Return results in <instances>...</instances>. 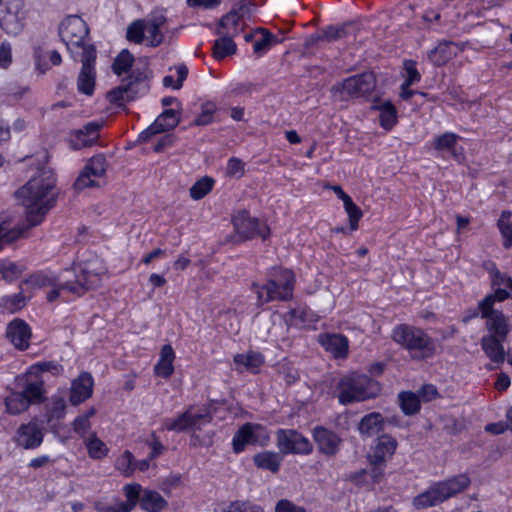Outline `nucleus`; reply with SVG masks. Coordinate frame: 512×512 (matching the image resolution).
I'll return each mask as SVG.
<instances>
[{"mask_svg":"<svg viewBox=\"0 0 512 512\" xmlns=\"http://www.w3.org/2000/svg\"><path fill=\"white\" fill-rule=\"evenodd\" d=\"M56 177L52 170L43 169L15 192V197L26 208L28 224H39L55 205Z\"/></svg>","mask_w":512,"mask_h":512,"instance_id":"f257e3e1","label":"nucleus"},{"mask_svg":"<svg viewBox=\"0 0 512 512\" xmlns=\"http://www.w3.org/2000/svg\"><path fill=\"white\" fill-rule=\"evenodd\" d=\"M134 56L129 50L123 49L112 63V71L117 75L130 74L121 80V84L107 94L110 103L119 107L145 95L149 91V83L145 70L138 67L132 69Z\"/></svg>","mask_w":512,"mask_h":512,"instance_id":"f03ea898","label":"nucleus"},{"mask_svg":"<svg viewBox=\"0 0 512 512\" xmlns=\"http://www.w3.org/2000/svg\"><path fill=\"white\" fill-rule=\"evenodd\" d=\"M73 268L76 273L74 282H65L64 288L69 292L84 295L88 290L95 289L101 277L106 274L107 267L102 258L96 253L86 250L73 262Z\"/></svg>","mask_w":512,"mask_h":512,"instance_id":"7ed1b4c3","label":"nucleus"},{"mask_svg":"<svg viewBox=\"0 0 512 512\" xmlns=\"http://www.w3.org/2000/svg\"><path fill=\"white\" fill-rule=\"evenodd\" d=\"M471 484L467 473H460L438 481L413 499V506L417 510L436 506L444 501L466 491Z\"/></svg>","mask_w":512,"mask_h":512,"instance_id":"20e7f679","label":"nucleus"},{"mask_svg":"<svg viewBox=\"0 0 512 512\" xmlns=\"http://www.w3.org/2000/svg\"><path fill=\"white\" fill-rule=\"evenodd\" d=\"M338 401L342 405L364 402L378 397L382 391L380 382L360 373H349L337 383Z\"/></svg>","mask_w":512,"mask_h":512,"instance_id":"39448f33","label":"nucleus"},{"mask_svg":"<svg viewBox=\"0 0 512 512\" xmlns=\"http://www.w3.org/2000/svg\"><path fill=\"white\" fill-rule=\"evenodd\" d=\"M391 336L393 341L406 349L413 359H428L436 353L435 341L420 328L400 324L393 329Z\"/></svg>","mask_w":512,"mask_h":512,"instance_id":"423d86ee","label":"nucleus"},{"mask_svg":"<svg viewBox=\"0 0 512 512\" xmlns=\"http://www.w3.org/2000/svg\"><path fill=\"white\" fill-rule=\"evenodd\" d=\"M194 405H189L184 411L178 413L174 418H165L162 421V430L175 433L201 431L203 426L210 424L213 420L211 405H206L201 412L193 413Z\"/></svg>","mask_w":512,"mask_h":512,"instance_id":"0eeeda50","label":"nucleus"},{"mask_svg":"<svg viewBox=\"0 0 512 512\" xmlns=\"http://www.w3.org/2000/svg\"><path fill=\"white\" fill-rule=\"evenodd\" d=\"M122 493L128 502V512H132L137 506L144 512H162L168 507V501L156 490L143 488L139 483H127L122 487Z\"/></svg>","mask_w":512,"mask_h":512,"instance_id":"6e6552de","label":"nucleus"},{"mask_svg":"<svg viewBox=\"0 0 512 512\" xmlns=\"http://www.w3.org/2000/svg\"><path fill=\"white\" fill-rule=\"evenodd\" d=\"M89 34L86 22L76 15L68 16L59 26V35L74 60L91 44L85 43Z\"/></svg>","mask_w":512,"mask_h":512,"instance_id":"1a4fd4ad","label":"nucleus"},{"mask_svg":"<svg viewBox=\"0 0 512 512\" xmlns=\"http://www.w3.org/2000/svg\"><path fill=\"white\" fill-rule=\"evenodd\" d=\"M294 288V274L292 271L274 268L270 273L268 283L258 291V300L269 302L272 300H287L292 297Z\"/></svg>","mask_w":512,"mask_h":512,"instance_id":"9d476101","label":"nucleus"},{"mask_svg":"<svg viewBox=\"0 0 512 512\" xmlns=\"http://www.w3.org/2000/svg\"><path fill=\"white\" fill-rule=\"evenodd\" d=\"M398 443L395 438L384 434L378 437L370 448L367 460L371 466V477L374 482L380 481L384 475L386 462L392 458Z\"/></svg>","mask_w":512,"mask_h":512,"instance_id":"9b49d317","label":"nucleus"},{"mask_svg":"<svg viewBox=\"0 0 512 512\" xmlns=\"http://www.w3.org/2000/svg\"><path fill=\"white\" fill-rule=\"evenodd\" d=\"M26 12L23 0H0V27L11 35H18L24 28Z\"/></svg>","mask_w":512,"mask_h":512,"instance_id":"f8f14e48","label":"nucleus"},{"mask_svg":"<svg viewBox=\"0 0 512 512\" xmlns=\"http://www.w3.org/2000/svg\"><path fill=\"white\" fill-rule=\"evenodd\" d=\"M376 87V77L373 72H364L345 79L341 84L332 87V93H339L344 100V94L349 97H360L371 93Z\"/></svg>","mask_w":512,"mask_h":512,"instance_id":"ddd939ff","label":"nucleus"},{"mask_svg":"<svg viewBox=\"0 0 512 512\" xmlns=\"http://www.w3.org/2000/svg\"><path fill=\"white\" fill-rule=\"evenodd\" d=\"M97 52L94 45H90L84 48L83 53L78 56L76 61H80L82 64L81 70L77 78L78 91L87 96H91L94 93L96 72Z\"/></svg>","mask_w":512,"mask_h":512,"instance_id":"4468645a","label":"nucleus"},{"mask_svg":"<svg viewBox=\"0 0 512 512\" xmlns=\"http://www.w3.org/2000/svg\"><path fill=\"white\" fill-rule=\"evenodd\" d=\"M277 440L284 454H309L313 449L311 442L295 430H279Z\"/></svg>","mask_w":512,"mask_h":512,"instance_id":"2eb2a0df","label":"nucleus"},{"mask_svg":"<svg viewBox=\"0 0 512 512\" xmlns=\"http://www.w3.org/2000/svg\"><path fill=\"white\" fill-rule=\"evenodd\" d=\"M483 266L489 273L493 296L498 299V302L512 299V278L500 272L494 262H485Z\"/></svg>","mask_w":512,"mask_h":512,"instance_id":"dca6fc26","label":"nucleus"},{"mask_svg":"<svg viewBox=\"0 0 512 512\" xmlns=\"http://www.w3.org/2000/svg\"><path fill=\"white\" fill-rule=\"evenodd\" d=\"M180 122L177 112L173 109L164 110L156 120L139 135L140 142H147L156 134L174 129Z\"/></svg>","mask_w":512,"mask_h":512,"instance_id":"f3484780","label":"nucleus"},{"mask_svg":"<svg viewBox=\"0 0 512 512\" xmlns=\"http://www.w3.org/2000/svg\"><path fill=\"white\" fill-rule=\"evenodd\" d=\"M44 439L40 426L33 421L21 424L16 431V443L26 450L38 448Z\"/></svg>","mask_w":512,"mask_h":512,"instance_id":"a211bd4d","label":"nucleus"},{"mask_svg":"<svg viewBox=\"0 0 512 512\" xmlns=\"http://www.w3.org/2000/svg\"><path fill=\"white\" fill-rule=\"evenodd\" d=\"M6 336L16 349L25 351L29 348L32 331L26 321L15 318L7 325Z\"/></svg>","mask_w":512,"mask_h":512,"instance_id":"6ab92c4d","label":"nucleus"},{"mask_svg":"<svg viewBox=\"0 0 512 512\" xmlns=\"http://www.w3.org/2000/svg\"><path fill=\"white\" fill-rule=\"evenodd\" d=\"M94 379L89 372H82L71 383L69 401L72 405L76 406L87 399L93 394Z\"/></svg>","mask_w":512,"mask_h":512,"instance_id":"aec40b11","label":"nucleus"},{"mask_svg":"<svg viewBox=\"0 0 512 512\" xmlns=\"http://www.w3.org/2000/svg\"><path fill=\"white\" fill-rule=\"evenodd\" d=\"M175 358L176 354L171 344L163 345L160 349L159 359L153 368L154 375L163 379H169L175 371Z\"/></svg>","mask_w":512,"mask_h":512,"instance_id":"412c9836","label":"nucleus"},{"mask_svg":"<svg viewBox=\"0 0 512 512\" xmlns=\"http://www.w3.org/2000/svg\"><path fill=\"white\" fill-rule=\"evenodd\" d=\"M318 341L320 345L335 358H345L348 354V340L343 335L321 334L319 335Z\"/></svg>","mask_w":512,"mask_h":512,"instance_id":"4be33fe9","label":"nucleus"},{"mask_svg":"<svg viewBox=\"0 0 512 512\" xmlns=\"http://www.w3.org/2000/svg\"><path fill=\"white\" fill-rule=\"evenodd\" d=\"M313 437L320 452L333 455L338 451L341 439L336 433L323 427H317L313 431Z\"/></svg>","mask_w":512,"mask_h":512,"instance_id":"5701e85b","label":"nucleus"},{"mask_svg":"<svg viewBox=\"0 0 512 512\" xmlns=\"http://www.w3.org/2000/svg\"><path fill=\"white\" fill-rule=\"evenodd\" d=\"M166 22L167 18L162 13L152 14L148 21H146L145 32L147 33L146 38L150 46L157 47L163 42L162 29Z\"/></svg>","mask_w":512,"mask_h":512,"instance_id":"b1692460","label":"nucleus"},{"mask_svg":"<svg viewBox=\"0 0 512 512\" xmlns=\"http://www.w3.org/2000/svg\"><path fill=\"white\" fill-rule=\"evenodd\" d=\"M256 442V424L245 423L234 434L232 438V449L235 454L242 453L248 444Z\"/></svg>","mask_w":512,"mask_h":512,"instance_id":"393cba45","label":"nucleus"},{"mask_svg":"<svg viewBox=\"0 0 512 512\" xmlns=\"http://www.w3.org/2000/svg\"><path fill=\"white\" fill-rule=\"evenodd\" d=\"M385 420L381 413L371 412L365 415L358 424L361 436L370 437L384 429Z\"/></svg>","mask_w":512,"mask_h":512,"instance_id":"a878e982","label":"nucleus"},{"mask_svg":"<svg viewBox=\"0 0 512 512\" xmlns=\"http://www.w3.org/2000/svg\"><path fill=\"white\" fill-rule=\"evenodd\" d=\"M100 127L101 124L98 122H89L83 129L77 130L75 140L73 141L74 148L81 149L93 145L99 137L98 131Z\"/></svg>","mask_w":512,"mask_h":512,"instance_id":"bb28decb","label":"nucleus"},{"mask_svg":"<svg viewBox=\"0 0 512 512\" xmlns=\"http://www.w3.org/2000/svg\"><path fill=\"white\" fill-rule=\"evenodd\" d=\"M486 328L490 333L488 336H495L500 339H506L510 331L508 318L501 311H495L489 316Z\"/></svg>","mask_w":512,"mask_h":512,"instance_id":"cd10ccee","label":"nucleus"},{"mask_svg":"<svg viewBox=\"0 0 512 512\" xmlns=\"http://www.w3.org/2000/svg\"><path fill=\"white\" fill-rule=\"evenodd\" d=\"M503 340L495 336H484L481 339V346L486 356L495 363H502L505 359L504 347L501 343Z\"/></svg>","mask_w":512,"mask_h":512,"instance_id":"c85d7f7f","label":"nucleus"},{"mask_svg":"<svg viewBox=\"0 0 512 512\" xmlns=\"http://www.w3.org/2000/svg\"><path fill=\"white\" fill-rule=\"evenodd\" d=\"M33 226H0V251L4 245L12 244L15 241L26 238Z\"/></svg>","mask_w":512,"mask_h":512,"instance_id":"c756f323","label":"nucleus"},{"mask_svg":"<svg viewBox=\"0 0 512 512\" xmlns=\"http://www.w3.org/2000/svg\"><path fill=\"white\" fill-rule=\"evenodd\" d=\"M29 405L40 404L45 400V388L43 380L27 382L21 391H19Z\"/></svg>","mask_w":512,"mask_h":512,"instance_id":"7c9ffc66","label":"nucleus"},{"mask_svg":"<svg viewBox=\"0 0 512 512\" xmlns=\"http://www.w3.org/2000/svg\"><path fill=\"white\" fill-rule=\"evenodd\" d=\"M239 20L240 17L236 11H230L224 15L218 23L216 33L218 35L234 37L239 32Z\"/></svg>","mask_w":512,"mask_h":512,"instance_id":"2f4dec72","label":"nucleus"},{"mask_svg":"<svg viewBox=\"0 0 512 512\" xmlns=\"http://www.w3.org/2000/svg\"><path fill=\"white\" fill-rule=\"evenodd\" d=\"M58 280L59 278L55 274H51L46 271H37L25 278L23 283L34 289H41L45 287L56 286Z\"/></svg>","mask_w":512,"mask_h":512,"instance_id":"473e14b6","label":"nucleus"},{"mask_svg":"<svg viewBox=\"0 0 512 512\" xmlns=\"http://www.w3.org/2000/svg\"><path fill=\"white\" fill-rule=\"evenodd\" d=\"M373 109L380 111L379 121L382 128L390 130L397 122V111L390 101H386L379 105H373Z\"/></svg>","mask_w":512,"mask_h":512,"instance_id":"72a5a7b5","label":"nucleus"},{"mask_svg":"<svg viewBox=\"0 0 512 512\" xmlns=\"http://www.w3.org/2000/svg\"><path fill=\"white\" fill-rule=\"evenodd\" d=\"M284 41L283 34L279 35L271 33L264 27H258V55L267 52L272 47Z\"/></svg>","mask_w":512,"mask_h":512,"instance_id":"f704fd0d","label":"nucleus"},{"mask_svg":"<svg viewBox=\"0 0 512 512\" xmlns=\"http://www.w3.org/2000/svg\"><path fill=\"white\" fill-rule=\"evenodd\" d=\"M26 306V298L22 292L4 295L0 298V309L3 313L13 314Z\"/></svg>","mask_w":512,"mask_h":512,"instance_id":"c9c22d12","label":"nucleus"},{"mask_svg":"<svg viewBox=\"0 0 512 512\" xmlns=\"http://www.w3.org/2000/svg\"><path fill=\"white\" fill-rule=\"evenodd\" d=\"M214 185V178L203 176L190 187L189 195L193 200H201L212 191Z\"/></svg>","mask_w":512,"mask_h":512,"instance_id":"e433bc0d","label":"nucleus"},{"mask_svg":"<svg viewBox=\"0 0 512 512\" xmlns=\"http://www.w3.org/2000/svg\"><path fill=\"white\" fill-rule=\"evenodd\" d=\"M5 407L9 414L18 415L25 412L30 405L20 392L14 391L5 398Z\"/></svg>","mask_w":512,"mask_h":512,"instance_id":"4c0bfd02","label":"nucleus"},{"mask_svg":"<svg viewBox=\"0 0 512 512\" xmlns=\"http://www.w3.org/2000/svg\"><path fill=\"white\" fill-rule=\"evenodd\" d=\"M115 469L124 477H131L136 471V459L132 452L125 450L115 461Z\"/></svg>","mask_w":512,"mask_h":512,"instance_id":"58836bf2","label":"nucleus"},{"mask_svg":"<svg viewBox=\"0 0 512 512\" xmlns=\"http://www.w3.org/2000/svg\"><path fill=\"white\" fill-rule=\"evenodd\" d=\"M85 445L91 459L101 460L108 455L109 449L107 445L96 434H92L86 440Z\"/></svg>","mask_w":512,"mask_h":512,"instance_id":"ea45409f","label":"nucleus"},{"mask_svg":"<svg viewBox=\"0 0 512 512\" xmlns=\"http://www.w3.org/2000/svg\"><path fill=\"white\" fill-rule=\"evenodd\" d=\"M232 37L219 35L213 45V53L216 59H223L236 52V44Z\"/></svg>","mask_w":512,"mask_h":512,"instance_id":"a19ab883","label":"nucleus"},{"mask_svg":"<svg viewBox=\"0 0 512 512\" xmlns=\"http://www.w3.org/2000/svg\"><path fill=\"white\" fill-rule=\"evenodd\" d=\"M400 407L405 415H413L420 409L419 397L410 391L399 394Z\"/></svg>","mask_w":512,"mask_h":512,"instance_id":"79ce46f5","label":"nucleus"},{"mask_svg":"<svg viewBox=\"0 0 512 512\" xmlns=\"http://www.w3.org/2000/svg\"><path fill=\"white\" fill-rule=\"evenodd\" d=\"M146 20H135L128 27L126 38L128 41L140 44L145 38Z\"/></svg>","mask_w":512,"mask_h":512,"instance_id":"37998d69","label":"nucleus"},{"mask_svg":"<svg viewBox=\"0 0 512 512\" xmlns=\"http://www.w3.org/2000/svg\"><path fill=\"white\" fill-rule=\"evenodd\" d=\"M451 43L445 42L440 43L434 50L429 54L431 61L437 65H444L452 57V51L450 47Z\"/></svg>","mask_w":512,"mask_h":512,"instance_id":"c03bdc74","label":"nucleus"},{"mask_svg":"<svg viewBox=\"0 0 512 512\" xmlns=\"http://www.w3.org/2000/svg\"><path fill=\"white\" fill-rule=\"evenodd\" d=\"M282 458L278 453L263 452L258 454V467L268 469L272 472L279 470Z\"/></svg>","mask_w":512,"mask_h":512,"instance_id":"a18cd8bd","label":"nucleus"},{"mask_svg":"<svg viewBox=\"0 0 512 512\" xmlns=\"http://www.w3.org/2000/svg\"><path fill=\"white\" fill-rule=\"evenodd\" d=\"M352 25L351 22H346L340 26H329L323 30V38L327 42L336 41L348 35V27Z\"/></svg>","mask_w":512,"mask_h":512,"instance_id":"49530a36","label":"nucleus"},{"mask_svg":"<svg viewBox=\"0 0 512 512\" xmlns=\"http://www.w3.org/2000/svg\"><path fill=\"white\" fill-rule=\"evenodd\" d=\"M93 177H102L106 171V159L103 155L92 157L84 168Z\"/></svg>","mask_w":512,"mask_h":512,"instance_id":"de8ad7c7","label":"nucleus"},{"mask_svg":"<svg viewBox=\"0 0 512 512\" xmlns=\"http://www.w3.org/2000/svg\"><path fill=\"white\" fill-rule=\"evenodd\" d=\"M457 139H458L457 135H455L453 133H445V134L439 136L434 141V148L439 151L448 150V151H451L453 154H455L454 148H455Z\"/></svg>","mask_w":512,"mask_h":512,"instance_id":"09e8293b","label":"nucleus"},{"mask_svg":"<svg viewBox=\"0 0 512 512\" xmlns=\"http://www.w3.org/2000/svg\"><path fill=\"white\" fill-rule=\"evenodd\" d=\"M216 111V107L213 103H205L202 105V111L199 116L194 120L193 125L205 126L213 121V116Z\"/></svg>","mask_w":512,"mask_h":512,"instance_id":"8fccbe9b","label":"nucleus"},{"mask_svg":"<svg viewBox=\"0 0 512 512\" xmlns=\"http://www.w3.org/2000/svg\"><path fill=\"white\" fill-rule=\"evenodd\" d=\"M131 500H132L131 498H128V502H126V500H125V501L120 502L116 506H111V505L106 504L102 500H97L94 502V509L97 512H128V509H129L128 505L130 506Z\"/></svg>","mask_w":512,"mask_h":512,"instance_id":"3c124183","label":"nucleus"},{"mask_svg":"<svg viewBox=\"0 0 512 512\" xmlns=\"http://www.w3.org/2000/svg\"><path fill=\"white\" fill-rule=\"evenodd\" d=\"M66 414V404L62 398L53 401L51 408L47 411L48 421L61 420Z\"/></svg>","mask_w":512,"mask_h":512,"instance_id":"603ef678","label":"nucleus"},{"mask_svg":"<svg viewBox=\"0 0 512 512\" xmlns=\"http://www.w3.org/2000/svg\"><path fill=\"white\" fill-rule=\"evenodd\" d=\"M0 272L5 279L14 280L20 277L22 269L16 263L8 262L0 265Z\"/></svg>","mask_w":512,"mask_h":512,"instance_id":"864d4df0","label":"nucleus"},{"mask_svg":"<svg viewBox=\"0 0 512 512\" xmlns=\"http://www.w3.org/2000/svg\"><path fill=\"white\" fill-rule=\"evenodd\" d=\"M495 302H498V299L493 296V292L479 302L478 308L483 318L488 319L489 316H491V314L496 311L493 310V305Z\"/></svg>","mask_w":512,"mask_h":512,"instance_id":"5fc2aeb1","label":"nucleus"},{"mask_svg":"<svg viewBox=\"0 0 512 512\" xmlns=\"http://www.w3.org/2000/svg\"><path fill=\"white\" fill-rule=\"evenodd\" d=\"M244 173V163L238 158H230L227 163L226 174L230 177H240Z\"/></svg>","mask_w":512,"mask_h":512,"instance_id":"6e6d98bb","label":"nucleus"},{"mask_svg":"<svg viewBox=\"0 0 512 512\" xmlns=\"http://www.w3.org/2000/svg\"><path fill=\"white\" fill-rule=\"evenodd\" d=\"M72 426L76 434H78L80 437H84L90 430L91 424L90 421L87 420V416L78 415L74 419Z\"/></svg>","mask_w":512,"mask_h":512,"instance_id":"4d7b16f0","label":"nucleus"},{"mask_svg":"<svg viewBox=\"0 0 512 512\" xmlns=\"http://www.w3.org/2000/svg\"><path fill=\"white\" fill-rule=\"evenodd\" d=\"M92 177V174L83 169L74 183V188L80 191L88 187H93L95 185V181L92 179Z\"/></svg>","mask_w":512,"mask_h":512,"instance_id":"13d9d810","label":"nucleus"},{"mask_svg":"<svg viewBox=\"0 0 512 512\" xmlns=\"http://www.w3.org/2000/svg\"><path fill=\"white\" fill-rule=\"evenodd\" d=\"M404 68L408 74V77L405 80V86H411L415 81L420 79V73L416 69V62L407 60L404 63Z\"/></svg>","mask_w":512,"mask_h":512,"instance_id":"bf43d9fd","label":"nucleus"},{"mask_svg":"<svg viewBox=\"0 0 512 512\" xmlns=\"http://www.w3.org/2000/svg\"><path fill=\"white\" fill-rule=\"evenodd\" d=\"M234 362L238 365H244L253 369L256 367V353L250 351L247 354H237L234 356Z\"/></svg>","mask_w":512,"mask_h":512,"instance_id":"052dcab7","label":"nucleus"},{"mask_svg":"<svg viewBox=\"0 0 512 512\" xmlns=\"http://www.w3.org/2000/svg\"><path fill=\"white\" fill-rule=\"evenodd\" d=\"M223 512H256V506L243 501H234Z\"/></svg>","mask_w":512,"mask_h":512,"instance_id":"680f3d73","label":"nucleus"},{"mask_svg":"<svg viewBox=\"0 0 512 512\" xmlns=\"http://www.w3.org/2000/svg\"><path fill=\"white\" fill-rule=\"evenodd\" d=\"M275 512H306V510L290 500L282 499L276 504Z\"/></svg>","mask_w":512,"mask_h":512,"instance_id":"e2e57ef3","label":"nucleus"},{"mask_svg":"<svg viewBox=\"0 0 512 512\" xmlns=\"http://www.w3.org/2000/svg\"><path fill=\"white\" fill-rule=\"evenodd\" d=\"M152 436L154 439L151 443H149L150 452L148 456L150 457V460H155L163 453L165 447L161 443V441L158 438H156L154 433L152 434Z\"/></svg>","mask_w":512,"mask_h":512,"instance_id":"0e129e2a","label":"nucleus"},{"mask_svg":"<svg viewBox=\"0 0 512 512\" xmlns=\"http://www.w3.org/2000/svg\"><path fill=\"white\" fill-rule=\"evenodd\" d=\"M11 63V47L7 43L0 45V67L6 68Z\"/></svg>","mask_w":512,"mask_h":512,"instance_id":"69168bd1","label":"nucleus"},{"mask_svg":"<svg viewBox=\"0 0 512 512\" xmlns=\"http://www.w3.org/2000/svg\"><path fill=\"white\" fill-rule=\"evenodd\" d=\"M345 210L349 216L350 224H357L362 217V211L353 202L345 207Z\"/></svg>","mask_w":512,"mask_h":512,"instance_id":"338daca9","label":"nucleus"},{"mask_svg":"<svg viewBox=\"0 0 512 512\" xmlns=\"http://www.w3.org/2000/svg\"><path fill=\"white\" fill-rule=\"evenodd\" d=\"M174 142V136L171 134H167L158 140V142L154 146V151L156 153L162 152L165 148L172 146Z\"/></svg>","mask_w":512,"mask_h":512,"instance_id":"774afa93","label":"nucleus"}]
</instances>
